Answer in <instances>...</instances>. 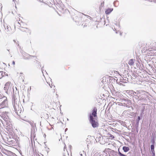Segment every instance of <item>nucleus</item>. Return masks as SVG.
I'll use <instances>...</instances> for the list:
<instances>
[{"label": "nucleus", "mask_w": 156, "mask_h": 156, "mask_svg": "<svg viewBox=\"0 0 156 156\" xmlns=\"http://www.w3.org/2000/svg\"><path fill=\"white\" fill-rule=\"evenodd\" d=\"M97 109L96 108L94 107L93 108L92 111V113H90L89 115V121L92 126L94 128L97 127L98 126V122L94 119V117H97Z\"/></svg>", "instance_id": "nucleus-1"}, {"label": "nucleus", "mask_w": 156, "mask_h": 156, "mask_svg": "<svg viewBox=\"0 0 156 156\" xmlns=\"http://www.w3.org/2000/svg\"><path fill=\"white\" fill-rule=\"evenodd\" d=\"M149 95L147 92L140 90L138 98L146 103L150 100Z\"/></svg>", "instance_id": "nucleus-2"}, {"label": "nucleus", "mask_w": 156, "mask_h": 156, "mask_svg": "<svg viewBox=\"0 0 156 156\" xmlns=\"http://www.w3.org/2000/svg\"><path fill=\"white\" fill-rule=\"evenodd\" d=\"M13 105L16 113L21 117L20 116L22 114L23 112H22L21 110L20 109L19 105H18L16 103L15 100L13 103Z\"/></svg>", "instance_id": "nucleus-3"}, {"label": "nucleus", "mask_w": 156, "mask_h": 156, "mask_svg": "<svg viewBox=\"0 0 156 156\" xmlns=\"http://www.w3.org/2000/svg\"><path fill=\"white\" fill-rule=\"evenodd\" d=\"M7 105V102L5 97L0 98V106L1 108L6 107Z\"/></svg>", "instance_id": "nucleus-4"}, {"label": "nucleus", "mask_w": 156, "mask_h": 156, "mask_svg": "<svg viewBox=\"0 0 156 156\" xmlns=\"http://www.w3.org/2000/svg\"><path fill=\"white\" fill-rule=\"evenodd\" d=\"M119 101L121 102H123V106L128 108H130L131 105V102L130 100L126 99L120 100Z\"/></svg>", "instance_id": "nucleus-5"}, {"label": "nucleus", "mask_w": 156, "mask_h": 156, "mask_svg": "<svg viewBox=\"0 0 156 156\" xmlns=\"http://www.w3.org/2000/svg\"><path fill=\"white\" fill-rule=\"evenodd\" d=\"M140 92V90H137L136 92H135L133 90H131L129 91V93L131 95L135 96H137L138 98Z\"/></svg>", "instance_id": "nucleus-6"}, {"label": "nucleus", "mask_w": 156, "mask_h": 156, "mask_svg": "<svg viewBox=\"0 0 156 156\" xmlns=\"http://www.w3.org/2000/svg\"><path fill=\"white\" fill-rule=\"evenodd\" d=\"M24 59H30L31 57H34V56L30 55L25 53L23 54Z\"/></svg>", "instance_id": "nucleus-7"}, {"label": "nucleus", "mask_w": 156, "mask_h": 156, "mask_svg": "<svg viewBox=\"0 0 156 156\" xmlns=\"http://www.w3.org/2000/svg\"><path fill=\"white\" fill-rule=\"evenodd\" d=\"M10 83L9 82H7L5 84L4 89L5 92L7 91L8 89L9 88Z\"/></svg>", "instance_id": "nucleus-8"}, {"label": "nucleus", "mask_w": 156, "mask_h": 156, "mask_svg": "<svg viewBox=\"0 0 156 156\" xmlns=\"http://www.w3.org/2000/svg\"><path fill=\"white\" fill-rule=\"evenodd\" d=\"M26 121L28 122L31 125L32 128H34L35 126H36L34 122L32 121H29L28 120H25Z\"/></svg>", "instance_id": "nucleus-9"}, {"label": "nucleus", "mask_w": 156, "mask_h": 156, "mask_svg": "<svg viewBox=\"0 0 156 156\" xmlns=\"http://www.w3.org/2000/svg\"><path fill=\"white\" fill-rule=\"evenodd\" d=\"M5 30L6 31H7L6 33L7 34H10V31L11 30V28L9 26H7V28L6 29L5 28Z\"/></svg>", "instance_id": "nucleus-10"}, {"label": "nucleus", "mask_w": 156, "mask_h": 156, "mask_svg": "<svg viewBox=\"0 0 156 156\" xmlns=\"http://www.w3.org/2000/svg\"><path fill=\"white\" fill-rule=\"evenodd\" d=\"M135 60L132 59H130L129 61L128 64L131 66L133 65L134 63Z\"/></svg>", "instance_id": "nucleus-11"}, {"label": "nucleus", "mask_w": 156, "mask_h": 156, "mask_svg": "<svg viewBox=\"0 0 156 156\" xmlns=\"http://www.w3.org/2000/svg\"><path fill=\"white\" fill-rule=\"evenodd\" d=\"M113 10V9H107L105 11V13L106 14H108Z\"/></svg>", "instance_id": "nucleus-12"}, {"label": "nucleus", "mask_w": 156, "mask_h": 156, "mask_svg": "<svg viewBox=\"0 0 156 156\" xmlns=\"http://www.w3.org/2000/svg\"><path fill=\"white\" fill-rule=\"evenodd\" d=\"M122 149L125 152H127L129 150V148L128 147L124 146L122 147Z\"/></svg>", "instance_id": "nucleus-13"}, {"label": "nucleus", "mask_w": 156, "mask_h": 156, "mask_svg": "<svg viewBox=\"0 0 156 156\" xmlns=\"http://www.w3.org/2000/svg\"><path fill=\"white\" fill-rule=\"evenodd\" d=\"M3 119L5 121H6V119H7L9 118V117L6 115V114H4V116H2Z\"/></svg>", "instance_id": "nucleus-14"}, {"label": "nucleus", "mask_w": 156, "mask_h": 156, "mask_svg": "<svg viewBox=\"0 0 156 156\" xmlns=\"http://www.w3.org/2000/svg\"><path fill=\"white\" fill-rule=\"evenodd\" d=\"M113 4L114 6L117 7L119 5V2L118 1H116L114 2Z\"/></svg>", "instance_id": "nucleus-15"}, {"label": "nucleus", "mask_w": 156, "mask_h": 156, "mask_svg": "<svg viewBox=\"0 0 156 156\" xmlns=\"http://www.w3.org/2000/svg\"><path fill=\"white\" fill-rule=\"evenodd\" d=\"M23 23L22 22L20 23L19 22H17L16 23V25L19 27H21L22 24Z\"/></svg>", "instance_id": "nucleus-16"}, {"label": "nucleus", "mask_w": 156, "mask_h": 156, "mask_svg": "<svg viewBox=\"0 0 156 156\" xmlns=\"http://www.w3.org/2000/svg\"><path fill=\"white\" fill-rule=\"evenodd\" d=\"M151 151L152 152H154V145H151Z\"/></svg>", "instance_id": "nucleus-17"}, {"label": "nucleus", "mask_w": 156, "mask_h": 156, "mask_svg": "<svg viewBox=\"0 0 156 156\" xmlns=\"http://www.w3.org/2000/svg\"><path fill=\"white\" fill-rule=\"evenodd\" d=\"M5 73H4L3 72L1 71L0 72V79L3 77L4 76Z\"/></svg>", "instance_id": "nucleus-18"}, {"label": "nucleus", "mask_w": 156, "mask_h": 156, "mask_svg": "<svg viewBox=\"0 0 156 156\" xmlns=\"http://www.w3.org/2000/svg\"><path fill=\"white\" fill-rule=\"evenodd\" d=\"M103 140V138L102 137H100V139L99 140V142L101 144H103L105 143V142L102 141Z\"/></svg>", "instance_id": "nucleus-19"}, {"label": "nucleus", "mask_w": 156, "mask_h": 156, "mask_svg": "<svg viewBox=\"0 0 156 156\" xmlns=\"http://www.w3.org/2000/svg\"><path fill=\"white\" fill-rule=\"evenodd\" d=\"M118 154L120 156H127L126 155H125V154H122L119 151V152H118Z\"/></svg>", "instance_id": "nucleus-20"}, {"label": "nucleus", "mask_w": 156, "mask_h": 156, "mask_svg": "<svg viewBox=\"0 0 156 156\" xmlns=\"http://www.w3.org/2000/svg\"><path fill=\"white\" fill-rule=\"evenodd\" d=\"M140 119V116H138V117L137 119L136 120V122L137 123H139Z\"/></svg>", "instance_id": "nucleus-21"}, {"label": "nucleus", "mask_w": 156, "mask_h": 156, "mask_svg": "<svg viewBox=\"0 0 156 156\" xmlns=\"http://www.w3.org/2000/svg\"><path fill=\"white\" fill-rule=\"evenodd\" d=\"M122 102L119 103L118 105L120 106H123V102Z\"/></svg>", "instance_id": "nucleus-22"}, {"label": "nucleus", "mask_w": 156, "mask_h": 156, "mask_svg": "<svg viewBox=\"0 0 156 156\" xmlns=\"http://www.w3.org/2000/svg\"><path fill=\"white\" fill-rule=\"evenodd\" d=\"M109 137L111 138L112 139H113L114 138V136L112 135H110V136Z\"/></svg>", "instance_id": "nucleus-23"}, {"label": "nucleus", "mask_w": 156, "mask_h": 156, "mask_svg": "<svg viewBox=\"0 0 156 156\" xmlns=\"http://www.w3.org/2000/svg\"><path fill=\"white\" fill-rule=\"evenodd\" d=\"M152 156H155V152H152Z\"/></svg>", "instance_id": "nucleus-24"}, {"label": "nucleus", "mask_w": 156, "mask_h": 156, "mask_svg": "<svg viewBox=\"0 0 156 156\" xmlns=\"http://www.w3.org/2000/svg\"><path fill=\"white\" fill-rule=\"evenodd\" d=\"M12 64L13 65H15V62L14 61H12Z\"/></svg>", "instance_id": "nucleus-25"}, {"label": "nucleus", "mask_w": 156, "mask_h": 156, "mask_svg": "<svg viewBox=\"0 0 156 156\" xmlns=\"http://www.w3.org/2000/svg\"><path fill=\"white\" fill-rule=\"evenodd\" d=\"M88 140H89L88 139V138H87L86 140V142H89Z\"/></svg>", "instance_id": "nucleus-26"}, {"label": "nucleus", "mask_w": 156, "mask_h": 156, "mask_svg": "<svg viewBox=\"0 0 156 156\" xmlns=\"http://www.w3.org/2000/svg\"><path fill=\"white\" fill-rule=\"evenodd\" d=\"M99 156H106V155H105L103 154H101L99 155Z\"/></svg>", "instance_id": "nucleus-27"}, {"label": "nucleus", "mask_w": 156, "mask_h": 156, "mask_svg": "<svg viewBox=\"0 0 156 156\" xmlns=\"http://www.w3.org/2000/svg\"><path fill=\"white\" fill-rule=\"evenodd\" d=\"M123 78V80H126V77H124V78Z\"/></svg>", "instance_id": "nucleus-28"}, {"label": "nucleus", "mask_w": 156, "mask_h": 156, "mask_svg": "<svg viewBox=\"0 0 156 156\" xmlns=\"http://www.w3.org/2000/svg\"><path fill=\"white\" fill-rule=\"evenodd\" d=\"M87 147L88 148H89L88 147L89 146V143H87Z\"/></svg>", "instance_id": "nucleus-29"}, {"label": "nucleus", "mask_w": 156, "mask_h": 156, "mask_svg": "<svg viewBox=\"0 0 156 156\" xmlns=\"http://www.w3.org/2000/svg\"><path fill=\"white\" fill-rule=\"evenodd\" d=\"M80 155L81 156H83L82 154V153H80Z\"/></svg>", "instance_id": "nucleus-30"}, {"label": "nucleus", "mask_w": 156, "mask_h": 156, "mask_svg": "<svg viewBox=\"0 0 156 156\" xmlns=\"http://www.w3.org/2000/svg\"><path fill=\"white\" fill-rule=\"evenodd\" d=\"M120 35H122V33H121L120 32Z\"/></svg>", "instance_id": "nucleus-31"}, {"label": "nucleus", "mask_w": 156, "mask_h": 156, "mask_svg": "<svg viewBox=\"0 0 156 156\" xmlns=\"http://www.w3.org/2000/svg\"><path fill=\"white\" fill-rule=\"evenodd\" d=\"M41 70H42V73H43V71L44 70H43V69H41Z\"/></svg>", "instance_id": "nucleus-32"}, {"label": "nucleus", "mask_w": 156, "mask_h": 156, "mask_svg": "<svg viewBox=\"0 0 156 156\" xmlns=\"http://www.w3.org/2000/svg\"><path fill=\"white\" fill-rule=\"evenodd\" d=\"M97 154L96 153V154H95V155H96V156H97Z\"/></svg>", "instance_id": "nucleus-33"}, {"label": "nucleus", "mask_w": 156, "mask_h": 156, "mask_svg": "<svg viewBox=\"0 0 156 156\" xmlns=\"http://www.w3.org/2000/svg\"><path fill=\"white\" fill-rule=\"evenodd\" d=\"M67 129L66 128L65 129V131H66V130H67Z\"/></svg>", "instance_id": "nucleus-34"}, {"label": "nucleus", "mask_w": 156, "mask_h": 156, "mask_svg": "<svg viewBox=\"0 0 156 156\" xmlns=\"http://www.w3.org/2000/svg\"><path fill=\"white\" fill-rule=\"evenodd\" d=\"M40 1V2H43V1Z\"/></svg>", "instance_id": "nucleus-35"}, {"label": "nucleus", "mask_w": 156, "mask_h": 156, "mask_svg": "<svg viewBox=\"0 0 156 156\" xmlns=\"http://www.w3.org/2000/svg\"><path fill=\"white\" fill-rule=\"evenodd\" d=\"M65 147H64V151L65 150Z\"/></svg>", "instance_id": "nucleus-36"}, {"label": "nucleus", "mask_w": 156, "mask_h": 156, "mask_svg": "<svg viewBox=\"0 0 156 156\" xmlns=\"http://www.w3.org/2000/svg\"><path fill=\"white\" fill-rule=\"evenodd\" d=\"M37 59V58L36 57L35 60H37V59Z\"/></svg>", "instance_id": "nucleus-37"}, {"label": "nucleus", "mask_w": 156, "mask_h": 156, "mask_svg": "<svg viewBox=\"0 0 156 156\" xmlns=\"http://www.w3.org/2000/svg\"><path fill=\"white\" fill-rule=\"evenodd\" d=\"M115 30H116V29H115Z\"/></svg>", "instance_id": "nucleus-38"}, {"label": "nucleus", "mask_w": 156, "mask_h": 156, "mask_svg": "<svg viewBox=\"0 0 156 156\" xmlns=\"http://www.w3.org/2000/svg\"><path fill=\"white\" fill-rule=\"evenodd\" d=\"M9 50H8V51H9Z\"/></svg>", "instance_id": "nucleus-39"}, {"label": "nucleus", "mask_w": 156, "mask_h": 156, "mask_svg": "<svg viewBox=\"0 0 156 156\" xmlns=\"http://www.w3.org/2000/svg\"><path fill=\"white\" fill-rule=\"evenodd\" d=\"M30 89H31V87H30Z\"/></svg>", "instance_id": "nucleus-40"}, {"label": "nucleus", "mask_w": 156, "mask_h": 156, "mask_svg": "<svg viewBox=\"0 0 156 156\" xmlns=\"http://www.w3.org/2000/svg\"><path fill=\"white\" fill-rule=\"evenodd\" d=\"M116 33H117V32H116Z\"/></svg>", "instance_id": "nucleus-41"}, {"label": "nucleus", "mask_w": 156, "mask_h": 156, "mask_svg": "<svg viewBox=\"0 0 156 156\" xmlns=\"http://www.w3.org/2000/svg\"><path fill=\"white\" fill-rule=\"evenodd\" d=\"M63 156H65L64 155H63Z\"/></svg>", "instance_id": "nucleus-42"}]
</instances>
